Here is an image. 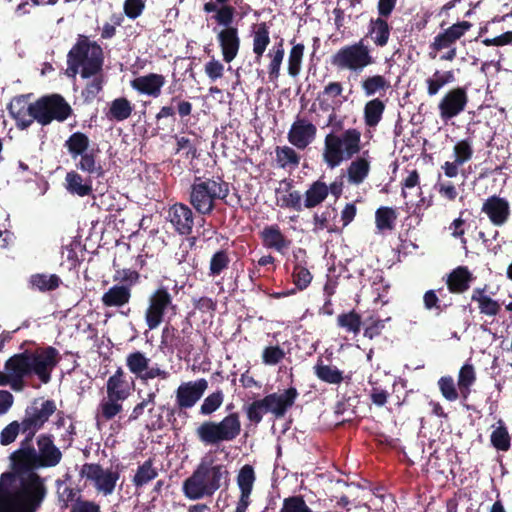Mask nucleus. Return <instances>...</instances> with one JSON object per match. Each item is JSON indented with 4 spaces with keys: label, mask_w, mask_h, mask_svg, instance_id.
<instances>
[{
    "label": "nucleus",
    "mask_w": 512,
    "mask_h": 512,
    "mask_svg": "<svg viewBox=\"0 0 512 512\" xmlns=\"http://www.w3.org/2000/svg\"><path fill=\"white\" fill-rule=\"evenodd\" d=\"M498 424L499 426L490 435V442L496 450L506 452L511 447V437L501 419L498 421Z\"/></svg>",
    "instance_id": "49530a36"
},
{
    "label": "nucleus",
    "mask_w": 512,
    "mask_h": 512,
    "mask_svg": "<svg viewBox=\"0 0 512 512\" xmlns=\"http://www.w3.org/2000/svg\"><path fill=\"white\" fill-rule=\"evenodd\" d=\"M487 285L476 287L471 294V300L477 303L479 313L486 317L495 318L502 309V304L486 293Z\"/></svg>",
    "instance_id": "bb28decb"
},
{
    "label": "nucleus",
    "mask_w": 512,
    "mask_h": 512,
    "mask_svg": "<svg viewBox=\"0 0 512 512\" xmlns=\"http://www.w3.org/2000/svg\"><path fill=\"white\" fill-rule=\"evenodd\" d=\"M238 412L227 414L221 421H204L196 429V436L206 446H218L234 441L241 433Z\"/></svg>",
    "instance_id": "0eeeda50"
},
{
    "label": "nucleus",
    "mask_w": 512,
    "mask_h": 512,
    "mask_svg": "<svg viewBox=\"0 0 512 512\" xmlns=\"http://www.w3.org/2000/svg\"><path fill=\"white\" fill-rule=\"evenodd\" d=\"M316 126L306 119H297L288 132L289 142L298 149H305L316 137Z\"/></svg>",
    "instance_id": "412c9836"
},
{
    "label": "nucleus",
    "mask_w": 512,
    "mask_h": 512,
    "mask_svg": "<svg viewBox=\"0 0 512 512\" xmlns=\"http://www.w3.org/2000/svg\"><path fill=\"white\" fill-rule=\"evenodd\" d=\"M93 80L89 82L85 88L82 90V96L84 101L87 103H91L97 97V95L102 91L103 88V78L102 76H93Z\"/></svg>",
    "instance_id": "774afa93"
},
{
    "label": "nucleus",
    "mask_w": 512,
    "mask_h": 512,
    "mask_svg": "<svg viewBox=\"0 0 512 512\" xmlns=\"http://www.w3.org/2000/svg\"><path fill=\"white\" fill-rule=\"evenodd\" d=\"M284 54V40L280 39V41L276 43L268 53V57L271 58V61L268 65V75L270 81H276L278 79Z\"/></svg>",
    "instance_id": "79ce46f5"
},
{
    "label": "nucleus",
    "mask_w": 512,
    "mask_h": 512,
    "mask_svg": "<svg viewBox=\"0 0 512 512\" xmlns=\"http://www.w3.org/2000/svg\"><path fill=\"white\" fill-rule=\"evenodd\" d=\"M192 335L193 326L188 320L183 322L181 330L172 325H166L162 330L161 344L171 350L190 355L194 350Z\"/></svg>",
    "instance_id": "4468645a"
},
{
    "label": "nucleus",
    "mask_w": 512,
    "mask_h": 512,
    "mask_svg": "<svg viewBox=\"0 0 512 512\" xmlns=\"http://www.w3.org/2000/svg\"><path fill=\"white\" fill-rule=\"evenodd\" d=\"M102 47L85 35H79L67 54V72L71 76L80 73L83 79L100 75L103 70Z\"/></svg>",
    "instance_id": "39448f33"
},
{
    "label": "nucleus",
    "mask_w": 512,
    "mask_h": 512,
    "mask_svg": "<svg viewBox=\"0 0 512 512\" xmlns=\"http://www.w3.org/2000/svg\"><path fill=\"white\" fill-rule=\"evenodd\" d=\"M57 411L54 400L42 401L39 405L38 400H34L30 406L25 409L22 423V434L24 439H33L36 433L41 430L49 418Z\"/></svg>",
    "instance_id": "ddd939ff"
},
{
    "label": "nucleus",
    "mask_w": 512,
    "mask_h": 512,
    "mask_svg": "<svg viewBox=\"0 0 512 512\" xmlns=\"http://www.w3.org/2000/svg\"><path fill=\"white\" fill-rule=\"evenodd\" d=\"M19 432H22V423L18 421H12L6 427H4L0 433V443L3 446H7L13 443Z\"/></svg>",
    "instance_id": "338daca9"
},
{
    "label": "nucleus",
    "mask_w": 512,
    "mask_h": 512,
    "mask_svg": "<svg viewBox=\"0 0 512 512\" xmlns=\"http://www.w3.org/2000/svg\"><path fill=\"white\" fill-rule=\"evenodd\" d=\"M390 317L386 319H380L379 317L370 316L365 320L366 327L364 329V337L372 340L381 335L385 322L389 321Z\"/></svg>",
    "instance_id": "052dcab7"
},
{
    "label": "nucleus",
    "mask_w": 512,
    "mask_h": 512,
    "mask_svg": "<svg viewBox=\"0 0 512 512\" xmlns=\"http://www.w3.org/2000/svg\"><path fill=\"white\" fill-rule=\"evenodd\" d=\"M285 185L284 194L282 197L277 198V205L281 208L293 209L295 211L302 210V195L297 190H292V181L284 180L282 182Z\"/></svg>",
    "instance_id": "ea45409f"
},
{
    "label": "nucleus",
    "mask_w": 512,
    "mask_h": 512,
    "mask_svg": "<svg viewBox=\"0 0 512 512\" xmlns=\"http://www.w3.org/2000/svg\"><path fill=\"white\" fill-rule=\"evenodd\" d=\"M276 157L281 167H286L287 165L298 166L300 162L299 155L289 146L277 147Z\"/></svg>",
    "instance_id": "bf43d9fd"
},
{
    "label": "nucleus",
    "mask_w": 512,
    "mask_h": 512,
    "mask_svg": "<svg viewBox=\"0 0 512 512\" xmlns=\"http://www.w3.org/2000/svg\"><path fill=\"white\" fill-rule=\"evenodd\" d=\"M469 98L466 87L457 86L448 90L438 103L441 120L447 122L465 111Z\"/></svg>",
    "instance_id": "f3484780"
},
{
    "label": "nucleus",
    "mask_w": 512,
    "mask_h": 512,
    "mask_svg": "<svg viewBox=\"0 0 512 512\" xmlns=\"http://www.w3.org/2000/svg\"><path fill=\"white\" fill-rule=\"evenodd\" d=\"M331 212L329 210L323 211L321 214L315 213L313 216V232L318 233L324 229L329 233H338L339 229L335 225L329 224Z\"/></svg>",
    "instance_id": "69168bd1"
},
{
    "label": "nucleus",
    "mask_w": 512,
    "mask_h": 512,
    "mask_svg": "<svg viewBox=\"0 0 512 512\" xmlns=\"http://www.w3.org/2000/svg\"><path fill=\"white\" fill-rule=\"evenodd\" d=\"M167 219L178 234L188 236L192 233L195 217L188 205L184 203L173 204L168 209Z\"/></svg>",
    "instance_id": "aec40b11"
},
{
    "label": "nucleus",
    "mask_w": 512,
    "mask_h": 512,
    "mask_svg": "<svg viewBox=\"0 0 512 512\" xmlns=\"http://www.w3.org/2000/svg\"><path fill=\"white\" fill-rule=\"evenodd\" d=\"M471 27L472 24L469 21H460L436 35L433 42L430 44V58L434 59L437 52L447 49V51L440 56V60L453 61L457 56V49L454 45Z\"/></svg>",
    "instance_id": "f8f14e48"
},
{
    "label": "nucleus",
    "mask_w": 512,
    "mask_h": 512,
    "mask_svg": "<svg viewBox=\"0 0 512 512\" xmlns=\"http://www.w3.org/2000/svg\"><path fill=\"white\" fill-rule=\"evenodd\" d=\"M370 172V162L364 157L353 160L348 169V180L352 184H361Z\"/></svg>",
    "instance_id": "a19ab883"
},
{
    "label": "nucleus",
    "mask_w": 512,
    "mask_h": 512,
    "mask_svg": "<svg viewBox=\"0 0 512 512\" xmlns=\"http://www.w3.org/2000/svg\"><path fill=\"white\" fill-rule=\"evenodd\" d=\"M80 476L93 482L96 490L107 496L113 493L120 474L118 471L104 470L98 463H85L80 470Z\"/></svg>",
    "instance_id": "dca6fc26"
},
{
    "label": "nucleus",
    "mask_w": 512,
    "mask_h": 512,
    "mask_svg": "<svg viewBox=\"0 0 512 512\" xmlns=\"http://www.w3.org/2000/svg\"><path fill=\"white\" fill-rule=\"evenodd\" d=\"M255 480L254 468L249 464L242 466L237 476V484L240 493L251 494Z\"/></svg>",
    "instance_id": "603ef678"
},
{
    "label": "nucleus",
    "mask_w": 512,
    "mask_h": 512,
    "mask_svg": "<svg viewBox=\"0 0 512 512\" xmlns=\"http://www.w3.org/2000/svg\"><path fill=\"white\" fill-rule=\"evenodd\" d=\"M123 401L124 400L107 396V398L103 399L99 404L100 417L105 421L112 420L123 410Z\"/></svg>",
    "instance_id": "09e8293b"
},
{
    "label": "nucleus",
    "mask_w": 512,
    "mask_h": 512,
    "mask_svg": "<svg viewBox=\"0 0 512 512\" xmlns=\"http://www.w3.org/2000/svg\"><path fill=\"white\" fill-rule=\"evenodd\" d=\"M385 107V103L380 98H374L366 102L363 111L365 125L376 127L382 119Z\"/></svg>",
    "instance_id": "c9c22d12"
},
{
    "label": "nucleus",
    "mask_w": 512,
    "mask_h": 512,
    "mask_svg": "<svg viewBox=\"0 0 512 512\" xmlns=\"http://www.w3.org/2000/svg\"><path fill=\"white\" fill-rule=\"evenodd\" d=\"M423 305L426 310H434L435 316H440V314L449 307V304H441L436 291L432 289L424 293Z\"/></svg>",
    "instance_id": "e2e57ef3"
},
{
    "label": "nucleus",
    "mask_w": 512,
    "mask_h": 512,
    "mask_svg": "<svg viewBox=\"0 0 512 512\" xmlns=\"http://www.w3.org/2000/svg\"><path fill=\"white\" fill-rule=\"evenodd\" d=\"M229 183L221 176H195L189 188V204L203 216L213 213L219 202L227 204Z\"/></svg>",
    "instance_id": "20e7f679"
},
{
    "label": "nucleus",
    "mask_w": 512,
    "mask_h": 512,
    "mask_svg": "<svg viewBox=\"0 0 512 512\" xmlns=\"http://www.w3.org/2000/svg\"><path fill=\"white\" fill-rule=\"evenodd\" d=\"M193 105L191 102L182 99L180 95L173 96L170 99V105L162 106L155 118L158 123V130L173 131L176 122V113H178L182 122H187L191 115Z\"/></svg>",
    "instance_id": "2eb2a0df"
},
{
    "label": "nucleus",
    "mask_w": 512,
    "mask_h": 512,
    "mask_svg": "<svg viewBox=\"0 0 512 512\" xmlns=\"http://www.w3.org/2000/svg\"><path fill=\"white\" fill-rule=\"evenodd\" d=\"M230 263V252L227 248L215 251L209 261L208 275L213 278L220 276L229 268Z\"/></svg>",
    "instance_id": "4c0bfd02"
},
{
    "label": "nucleus",
    "mask_w": 512,
    "mask_h": 512,
    "mask_svg": "<svg viewBox=\"0 0 512 512\" xmlns=\"http://www.w3.org/2000/svg\"><path fill=\"white\" fill-rule=\"evenodd\" d=\"M165 82L166 80L163 75L150 73L133 79L131 81V87L141 94L157 98L161 95V90Z\"/></svg>",
    "instance_id": "393cba45"
},
{
    "label": "nucleus",
    "mask_w": 512,
    "mask_h": 512,
    "mask_svg": "<svg viewBox=\"0 0 512 512\" xmlns=\"http://www.w3.org/2000/svg\"><path fill=\"white\" fill-rule=\"evenodd\" d=\"M279 512H313V510L306 504L303 496L293 495L284 498Z\"/></svg>",
    "instance_id": "6e6d98bb"
},
{
    "label": "nucleus",
    "mask_w": 512,
    "mask_h": 512,
    "mask_svg": "<svg viewBox=\"0 0 512 512\" xmlns=\"http://www.w3.org/2000/svg\"><path fill=\"white\" fill-rule=\"evenodd\" d=\"M156 404H152L148 407V418L146 427L150 431L162 430L165 427V422L163 418V411L165 409V405H161L158 409H155Z\"/></svg>",
    "instance_id": "5fc2aeb1"
},
{
    "label": "nucleus",
    "mask_w": 512,
    "mask_h": 512,
    "mask_svg": "<svg viewBox=\"0 0 512 512\" xmlns=\"http://www.w3.org/2000/svg\"><path fill=\"white\" fill-rule=\"evenodd\" d=\"M149 359L140 351H135L127 355L126 365L131 373L141 378L144 371L147 370Z\"/></svg>",
    "instance_id": "8fccbe9b"
},
{
    "label": "nucleus",
    "mask_w": 512,
    "mask_h": 512,
    "mask_svg": "<svg viewBox=\"0 0 512 512\" xmlns=\"http://www.w3.org/2000/svg\"><path fill=\"white\" fill-rule=\"evenodd\" d=\"M269 27L265 22L257 25L253 33V53L256 62H260L266 48L270 44Z\"/></svg>",
    "instance_id": "58836bf2"
},
{
    "label": "nucleus",
    "mask_w": 512,
    "mask_h": 512,
    "mask_svg": "<svg viewBox=\"0 0 512 512\" xmlns=\"http://www.w3.org/2000/svg\"><path fill=\"white\" fill-rule=\"evenodd\" d=\"M437 384L442 396L446 400L453 402L459 398L460 392H458L454 379L451 376H442Z\"/></svg>",
    "instance_id": "13d9d810"
},
{
    "label": "nucleus",
    "mask_w": 512,
    "mask_h": 512,
    "mask_svg": "<svg viewBox=\"0 0 512 512\" xmlns=\"http://www.w3.org/2000/svg\"><path fill=\"white\" fill-rule=\"evenodd\" d=\"M157 476L158 471L153 467V461L148 459L138 466L132 482L136 488H140L154 480Z\"/></svg>",
    "instance_id": "a18cd8bd"
},
{
    "label": "nucleus",
    "mask_w": 512,
    "mask_h": 512,
    "mask_svg": "<svg viewBox=\"0 0 512 512\" xmlns=\"http://www.w3.org/2000/svg\"><path fill=\"white\" fill-rule=\"evenodd\" d=\"M292 277L298 290L306 289L313 278L311 272L300 263L294 265Z\"/></svg>",
    "instance_id": "680f3d73"
},
{
    "label": "nucleus",
    "mask_w": 512,
    "mask_h": 512,
    "mask_svg": "<svg viewBox=\"0 0 512 512\" xmlns=\"http://www.w3.org/2000/svg\"><path fill=\"white\" fill-rule=\"evenodd\" d=\"M262 245L278 253L284 254L292 245V240L282 232L278 224L265 226L259 233Z\"/></svg>",
    "instance_id": "5701e85b"
},
{
    "label": "nucleus",
    "mask_w": 512,
    "mask_h": 512,
    "mask_svg": "<svg viewBox=\"0 0 512 512\" xmlns=\"http://www.w3.org/2000/svg\"><path fill=\"white\" fill-rule=\"evenodd\" d=\"M362 133L349 128L340 134L328 133L324 138L323 161L330 168L338 167L343 161L352 159L362 149Z\"/></svg>",
    "instance_id": "423d86ee"
},
{
    "label": "nucleus",
    "mask_w": 512,
    "mask_h": 512,
    "mask_svg": "<svg viewBox=\"0 0 512 512\" xmlns=\"http://www.w3.org/2000/svg\"><path fill=\"white\" fill-rule=\"evenodd\" d=\"M71 114V106L60 94L42 96L34 102V121L41 126L53 121L64 122Z\"/></svg>",
    "instance_id": "9b49d317"
},
{
    "label": "nucleus",
    "mask_w": 512,
    "mask_h": 512,
    "mask_svg": "<svg viewBox=\"0 0 512 512\" xmlns=\"http://www.w3.org/2000/svg\"><path fill=\"white\" fill-rule=\"evenodd\" d=\"M133 109L132 103L127 98L119 97L110 103L106 117L111 121L122 122L132 115Z\"/></svg>",
    "instance_id": "473e14b6"
},
{
    "label": "nucleus",
    "mask_w": 512,
    "mask_h": 512,
    "mask_svg": "<svg viewBox=\"0 0 512 512\" xmlns=\"http://www.w3.org/2000/svg\"><path fill=\"white\" fill-rule=\"evenodd\" d=\"M331 64L340 71L361 73L366 67L375 64V57L364 39L340 47L332 56Z\"/></svg>",
    "instance_id": "6e6552de"
},
{
    "label": "nucleus",
    "mask_w": 512,
    "mask_h": 512,
    "mask_svg": "<svg viewBox=\"0 0 512 512\" xmlns=\"http://www.w3.org/2000/svg\"><path fill=\"white\" fill-rule=\"evenodd\" d=\"M396 211L391 207L381 206L375 212V224L379 231H391L395 227Z\"/></svg>",
    "instance_id": "c03bdc74"
},
{
    "label": "nucleus",
    "mask_w": 512,
    "mask_h": 512,
    "mask_svg": "<svg viewBox=\"0 0 512 512\" xmlns=\"http://www.w3.org/2000/svg\"><path fill=\"white\" fill-rule=\"evenodd\" d=\"M174 138L176 140L175 153L184 151L185 158L187 159H195L198 157L196 144L190 138L178 135H175Z\"/></svg>",
    "instance_id": "0e129e2a"
},
{
    "label": "nucleus",
    "mask_w": 512,
    "mask_h": 512,
    "mask_svg": "<svg viewBox=\"0 0 512 512\" xmlns=\"http://www.w3.org/2000/svg\"><path fill=\"white\" fill-rule=\"evenodd\" d=\"M474 279L467 266H458L447 275V288L450 293L463 294L470 288Z\"/></svg>",
    "instance_id": "a878e982"
},
{
    "label": "nucleus",
    "mask_w": 512,
    "mask_h": 512,
    "mask_svg": "<svg viewBox=\"0 0 512 512\" xmlns=\"http://www.w3.org/2000/svg\"><path fill=\"white\" fill-rule=\"evenodd\" d=\"M362 318L354 309L343 312L337 317V326L347 333L357 335L361 331Z\"/></svg>",
    "instance_id": "37998d69"
},
{
    "label": "nucleus",
    "mask_w": 512,
    "mask_h": 512,
    "mask_svg": "<svg viewBox=\"0 0 512 512\" xmlns=\"http://www.w3.org/2000/svg\"><path fill=\"white\" fill-rule=\"evenodd\" d=\"M62 284L57 274L36 273L29 278V285L33 290L40 292L54 291Z\"/></svg>",
    "instance_id": "2f4dec72"
},
{
    "label": "nucleus",
    "mask_w": 512,
    "mask_h": 512,
    "mask_svg": "<svg viewBox=\"0 0 512 512\" xmlns=\"http://www.w3.org/2000/svg\"><path fill=\"white\" fill-rule=\"evenodd\" d=\"M314 374L322 382L338 385L344 380L343 371L336 366L327 365L322 357H319L313 367Z\"/></svg>",
    "instance_id": "7c9ffc66"
},
{
    "label": "nucleus",
    "mask_w": 512,
    "mask_h": 512,
    "mask_svg": "<svg viewBox=\"0 0 512 512\" xmlns=\"http://www.w3.org/2000/svg\"><path fill=\"white\" fill-rule=\"evenodd\" d=\"M67 190L78 196L84 197L92 193V186L90 183H83L82 176L75 172L70 171L66 174Z\"/></svg>",
    "instance_id": "de8ad7c7"
},
{
    "label": "nucleus",
    "mask_w": 512,
    "mask_h": 512,
    "mask_svg": "<svg viewBox=\"0 0 512 512\" xmlns=\"http://www.w3.org/2000/svg\"><path fill=\"white\" fill-rule=\"evenodd\" d=\"M482 212L488 216L493 225L502 226L510 217V205L505 198L492 195L484 201Z\"/></svg>",
    "instance_id": "4be33fe9"
},
{
    "label": "nucleus",
    "mask_w": 512,
    "mask_h": 512,
    "mask_svg": "<svg viewBox=\"0 0 512 512\" xmlns=\"http://www.w3.org/2000/svg\"><path fill=\"white\" fill-rule=\"evenodd\" d=\"M328 196V185L317 180L305 192L304 207L311 209L321 204Z\"/></svg>",
    "instance_id": "72a5a7b5"
},
{
    "label": "nucleus",
    "mask_w": 512,
    "mask_h": 512,
    "mask_svg": "<svg viewBox=\"0 0 512 512\" xmlns=\"http://www.w3.org/2000/svg\"><path fill=\"white\" fill-rule=\"evenodd\" d=\"M224 393L221 389L209 394L202 402L199 413L203 416H210L223 404Z\"/></svg>",
    "instance_id": "3c124183"
},
{
    "label": "nucleus",
    "mask_w": 512,
    "mask_h": 512,
    "mask_svg": "<svg viewBox=\"0 0 512 512\" xmlns=\"http://www.w3.org/2000/svg\"><path fill=\"white\" fill-rule=\"evenodd\" d=\"M23 439L10 456V468L0 476V512H37L46 496L45 478L37 471L57 466L62 452L54 443V436L41 433L36 438Z\"/></svg>",
    "instance_id": "f257e3e1"
},
{
    "label": "nucleus",
    "mask_w": 512,
    "mask_h": 512,
    "mask_svg": "<svg viewBox=\"0 0 512 512\" xmlns=\"http://www.w3.org/2000/svg\"><path fill=\"white\" fill-rule=\"evenodd\" d=\"M304 44L293 45L288 57V74L291 77H297L301 71V64L304 55Z\"/></svg>",
    "instance_id": "864d4df0"
},
{
    "label": "nucleus",
    "mask_w": 512,
    "mask_h": 512,
    "mask_svg": "<svg viewBox=\"0 0 512 512\" xmlns=\"http://www.w3.org/2000/svg\"><path fill=\"white\" fill-rule=\"evenodd\" d=\"M132 297V291L128 286L115 284L111 286L101 297L104 307H123L128 304Z\"/></svg>",
    "instance_id": "c85d7f7f"
},
{
    "label": "nucleus",
    "mask_w": 512,
    "mask_h": 512,
    "mask_svg": "<svg viewBox=\"0 0 512 512\" xmlns=\"http://www.w3.org/2000/svg\"><path fill=\"white\" fill-rule=\"evenodd\" d=\"M134 388V380L119 367L106 382L107 396L120 400H126Z\"/></svg>",
    "instance_id": "b1692460"
},
{
    "label": "nucleus",
    "mask_w": 512,
    "mask_h": 512,
    "mask_svg": "<svg viewBox=\"0 0 512 512\" xmlns=\"http://www.w3.org/2000/svg\"><path fill=\"white\" fill-rule=\"evenodd\" d=\"M90 140L83 132H74L65 141L64 146L72 159L80 157L77 169L97 177L103 174L101 165L97 162L98 150H89Z\"/></svg>",
    "instance_id": "1a4fd4ad"
},
{
    "label": "nucleus",
    "mask_w": 512,
    "mask_h": 512,
    "mask_svg": "<svg viewBox=\"0 0 512 512\" xmlns=\"http://www.w3.org/2000/svg\"><path fill=\"white\" fill-rule=\"evenodd\" d=\"M390 87V82L380 74L371 75L361 80V89L367 97L376 93H385Z\"/></svg>",
    "instance_id": "e433bc0d"
},
{
    "label": "nucleus",
    "mask_w": 512,
    "mask_h": 512,
    "mask_svg": "<svg viewBox=\"0 0 512 512\" xmlns=\"http://www.w3.org/2000/svg\"><path fill=\"white\" fill-rule=\"evenodd\" d=\"M385 17L371 18L368 25L367 37H370L376 47H385L390 39L391 26Z\"/></svg>",
    "instance_id": "cd10ccee"
},
{
    "label": "nucleus",
    "mask_w": 512,
    "mask_h": 512,
    "mask_svg": "<svg viewBox=\"0 0 512 512\" xmlns=\"http://www.w3.org/2000/svg\"><path fill=\"white\" fill-rule=\"evenodd\" d=\"M207 388L208 382L204 378L182 383L175 392L178 408H192L202 398Z\"/></svg>",
    "instance_id": "a211bd4d"
},
{
    "label": "nucleus",
    "mask_w": 512,
    "mask_h": 512,
    "mask_svg": "<svg viewBox=\"0 0 512 512\" xmlns=\"http://www.w3.org/2000/svg\"><path fill=\"white\" fill-rule=\"evenodd\" d=\"M454 157L457 163L464 164L470 161L473 157L472 142L469 139H462L458 141L453 147Z\"/></svg>",
    "instance_id": "4d7b16f0"
},
{
    "label": "nucleus",
    "mask_w": 512,
    "mask_h": 512,
    "mask_svg": "<svg viewBox=\"0 0 512 512\" xmlns=\"http://www.w3.org/2000/svg\"><path fill=\"white\" fill-rule=\"evenodd\" d=\"M61 355L53 346L37 347L14 354L5 362V373L0 371V386L10 385L15 391L24 387V378L37 376L43 383L51 381L53 370Z\"/></svg>",
    "instance_id": "f03ea898"
},
{
    "label": "nucleus",
    "mask_w": 512,
    "mask_h": 512,
    "mask_svg": "<svg viewBox=\"0 0 512 512\" xmlns=\"http://www.w3.org/2000/svg\"><path fill=\"white\" fill-rule=\"evenodd\" d=\"M299 393L295 387H289L283 393H271L272 414L276 418H282L287 411L294 405Z\"/></svg>",
    "instance_id": "c756f323"
},
{
    "label": "nucleus",
    "mask_w": 512,
    "mask_h": 512,
    "mask_svg": "<svg viewBox=\"0 0 512 512\" xmlns=\"http://www.w3.org/2000/svg\"><path fill=\"white\" fill-rule=\"evenodd\" d=\"M177 305L168 287L161 285L153 290L147 298L144 312L145 323L149 330H155L164 321L168 313L175 314Z\"/></svg>",
    "instance_id": "9d476101"
},
{
    "label": "nucleus",
    "mask_w": 512,
    "mask_h": 512,
    "mask_svg": "<svg viewBox=\"0 0 512 512\" xmlns=\"http://www.w3.org/2000/svg\"><path fill=\"white\" fill-rule=\"evenodd\" d=\"M230 472L224 464L201 463L183 482V493L190 500L211 497L222 486L228 487Z\"/></svg>",
    "instance_id": "7ed1b4c3"
},
{
    "label": "nucleus",
    "mask_w": 512,
    "mask_h": 512,
    "mask_svg": "<svg viewBox=\"0 0 512 512\" xmlns=\"http://www.w3.org/2000/svg\"><path fill=\"white\" fill-rule=\"evenodd\" d=\"M28 99L29 95L15 96L7 106L19 130H26L34 122V103H28Z\"/></svg>",
    "instance_id": "6ab92c4d"
},
{
    "label": "nucleus",
    "mask_w": 512,
    "mask_h": 512,
    "mask_svg": "<svg viewBox=\"0 0 512 512\" xmlns=\"http://www.w3.org/2000/svg\"><path fill=\"white\" fill-rule=\"evenodd\" d=\"M476 382V372L473 364L465 363L459 370L457 386L461 397L466 400L471 393V386Z\"/></svg>",
    "instance_id": "f704fd0d"
}]
</instances>
